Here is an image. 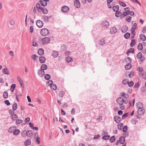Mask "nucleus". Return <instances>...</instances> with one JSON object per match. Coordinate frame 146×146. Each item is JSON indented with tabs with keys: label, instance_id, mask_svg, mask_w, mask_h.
Listing matches in <instances>:
<instances>
[{
	"label": "nucleus",
	"instance_id": "obj_1",
	"mask_svg": "<svg viewBox=\"0 0 146 146\" xmlns=\"http://www.w3.org/2000/svg\"><path fill=\"white\" fill-rule=\"evenodd\" d=\"M116 101L119 105L120 109L122 110L124 109L125 108L124 104H127V102L126 100H124L121 97L118 98L117 99Z\"/></svg>",
	"mask_w": 146,
	"mask_h": 146
},
{
	"label": "nucleus",
	"instance_id": "obj_2",
	"mask_svg": "<svg viewBox=\"0 0 146 146\" xmlns=\"http://www.w3.org/2000/svg\"><path fill=\"white\" fill-rule=\"evenodd\" d=\"M49 32L47 29L44 28L42 29L40 31V34L43 36H46L49 35Z\"/></svg>",
	"mask_w": 146,
	"mask_h": 146
},
{
	"label": "nucleus",
	"instance_id": "obj_3",
	"mask_svg": "<svg viewBox=\"0 0 146 146\" xmlns=\"http://www.w3.org/2000/svg\"><path fill=\"white\" fill-rule=\"evenodd\" d=\"M123 84L124 85L128 84L129 86L131 87L134 84V83L133 81H130L129 82L128 79H124L122 81Z\"/></svg>",
	"mask_w": 146,
	"mask_h": 146
},
{
	"label": "nucleus",
	"instance_id": "obj_4",
	"mask_svg": "<svg viewBox=\"0 0 146 146\" xmlns=\"http://www.w3.org/2000/svg\"><path fill=\"white\" fill-rule=\"evenodd\" d=\"M50 41V39L48 37H46L43 38L42 40V42L44 44L48 43Z\"/></svg>",
	"mask_w": 146,
	"mask_h": 146
},
{
	"label": "nucleus",
	"instance_id": "obj_5",
	"mask_svg": "<svg viewBox=\"0 0 146 146\" xmlns=\"http://www.w3.org/2000/svg\"><path fill=\"white\" fill-rule=\"evenodd\" d=\"M36 23L37 26L39 28H41L43 25L42 21L40 20H37L36 21Z\"/></svg>",
	"mask_w": 146,
	"mask_h": 146
},
{
	"label": "nucleus",
	"instance_id": "obj_6",
	"mask_svg": "<svg viewBox=\"0 0 146 146\" xmlns=\"http://www.w3.org/2000/svg\"><path fill=\"white\" fill-rule=\"evenodd\" d=\"M69 8L67 6H64L62 7L61 8L62 11L64 13L68 12L69 10Z\"/></svg>",
	"mask_w": 146,
	"mask_h": 146
},
{
	"label": "nucleus",
	"instance_id": "obj_7",
	"mask_svg": "<svg viewBox=\"0 0 146 146\" xmlns=\"http://www.w3.org/2000/svg\"><path fill=\"white\" fill-rule=\"evenodd\" d=\"M102 26L104 28H108L109 26V22L106 21H104L102 23Z\"/></svg>",
	"mask_w": 146,
	"mask_h": 146
},
{
	"label": "nucleus",
	"instance_id": "obj_8",
	"mask_svg": "<svg viewBox=\"0 0 146 146\" xmlns=\"http://www.w3.org/2000/svg\"><path fill=\"white\" fill-rule=\"evenodd\" d=\"M137 58L140 60L141 61H143L144 58L142 57V55L141 52H139L136 55Z\"/></svg>",
	"mask_w": 146,
	"mask_h": 146
},
{
	"label": "nucleus",
	"instance_id": "obj_9",
	"mask_svg": "<svg viewBox=\"0 0 146 146\" xmlns=\"http://www.w3.org/2000/svg\"><path fill=\"white\" fill-rule=\"evenodd\" d=\"M74 5L77 8H79L80 7V4L78 0H75L74 1Z\"/></svg>",
	"mask_w": 146,
	"mask_h": 146
},
{
	"label": "nucleus",
	"instance_id": "obj_10",
	"mask_svg": "<svg viewBox=\"0 0 146 146\" xmlns=\"http://www.w3.org/2000/svg\"><path fill=\"white\" fill-rule=\"evenodd\" d=\"M38 74L40 76H43L45 74V72L43 70L40 69L38 71Z\"/></svg>",
	"mask_w": 146,
	"mask_h": 146
},
{
	"label": "nucleus",
	"instance_id": "obj_11",
	"mask_svg": "<svg viewBox=\"0 0 146 146\" xmlns=\"http://www.w3.org/2000/svg\"><path fill=\"white\" fill-rule=\"evenodd\" d=\"M145 112V110L142 108L139 109L138 110V113L139 115H143Z\"/></svg>",
	"mask_w": 146,
	"mask_h": 146
},
{
	"label": "nucleus",
	"instance_id": "obj_12",
	"mask_svg": "<svg viewBox=\"0 0 146 146\" xmlns=\"http://www.w3.org/2000/svg\"><path fill=\"white\" fill-rule=\"evenodd\" d=\"M26 135L29 137H30L32 136L33 133L31 131H28L26 132Z\"/></svg>",
	"mask_w": 146,
	"mask_h": 146
},
{
	"label": "nucleus",
	"instance_id": "obj_13",
	"mask_svg": "<svg viewBox=\"0 0 146 146\" xmlns=\"http://www.w3.org/2000/svg\"><path fill=\"white\" fill-rule=\"evenodd\" d=\"M140 39L143 41H145L146 40V37L143 34H141L139 35Z\"/></svg>",
	"mask_w": 146,
	"mask_h": 146
},
{
	"label": "nucleus",
	"instance_id": "obj_14",
	"mask_svg": "<svg viewBox=\"0 0 146 146\" xmlns=\"http://www.w3.org/2000/svg\"><path fill=\"white\" fill-rule=\"evenodd\" d=\"M125 139L124 137L121 136L119 138V142L121 144H123L125 142Z\"/></svg>",
	"mask_w": 146,
	"mask_h": 146
},
{
	"label": "nucleus",
	"instance_id": "obj_15",
	"mask_svg": "<svg viewBox=\"0 0 146 146\" xmlns=\"http://www.w3.org/2000/svg\"><path fill=\"white\" fill-rule=\"evenodd\" d=\"M117 31V30L115 27H112L111 29L110 32L111 33L114 34L116 33Z\"/></svg>",
	"mask_w": 146,
	"mask_h": 146
},
{
	"label": "nucleus",
	"instance_id": "obj_16",
	"mask_svg": "<svg viewBox=\"0 0 146 146\" xmlns=\"http://www.w3.org/2000/svg\"><path fill=\"white\" fill-rule=\"evenodd\" d=\"M39 59L40 62L42 63L44 62L46 60V58L44 56H40Z\"/></svg>",
	"mask_w": 146,
	"mask_h": 146
},
{
	"label": "nucleus",
	"instance_id": "obj_17",
	"mask_svg": "<svg viewBox=\"0 0 146 146\" xmlns=\"http://www.w3.org/2000/svg\"><path fill=\"white\" fill-rule=\"evenodd\" d=\"M16 128L15 127L13 126L9 128L8 131L10 133H13L15 129H16Z\"/></svg>",
	"mask_w": 146,
	"mask_h": 146
},
{
	"label": "nucleus",
	"instance_id": "obj_18",
	"mask_svg": "<svg viewBox=\"0 0 146 146\" xmlns=\"http://www.w3.org/2000/svg\"><path fill=\"white\" fill-rule=\"evenodd\" d=\"M128 29V27L127 26L125 25L123 26L122 28L121 31L123 33L126 32Z\"/></svg>",
	"mask_w": 146,
	"mask_h": 146
},
{
	"label": "nucleus",
	"instance_id": "obj_19",
	"mask_svg": "<svg viewBox=\"0 0 146 146\" xmlns=\"http://www.w3.org/2000/svg\"><path fill=\"white\" fill-rule=\"evenodd\" d=\"M40 3L42 6H46L47 4V1L44 0H40Z\"/></svg>",
	"mask_w": 146,
	"mask_h": 146
},
{
	"label": "nucleus",
	"instance_id": "obj_20",
	"mask_svg": "<svg viewBox=\"0 0 146 146\" xmlns=\"http://www.w3.org/2000/svg\"><path fill=\"white\" fill-rule=\"evenodd\" d=\"M3 72L5 74L9 75V72L7 68H5L3 70Z\"/></svg>",
	"mask_w": 146,
	"mask_h": 146
},
{
	"label": "nucleus",
	"instance_id": "obj_21",
	"mask_svg": "<svg viewBox=\"0 0 146 146\" xmlns=\"http://www.w3.org/2000/svg\"><path fill=\"white\" fill-rule=\"evenodd\" d=\"M121 96L125 99H127L129 97V96L127 94L124 93H121Z\"/></svg>",
	"mask_w": 146,
	"mask_h": 146
},
{
	"label": "nucleus",
	"instance_id": "obj_22",
	"mask_svg": "<svg viewBox=\"0 0 146 146\" xmlns=\"http://www.w3.org/2000/svg\"><path fill=\"white\" fill-rule=\"evenodd\" d=\"M44 50L42 48H40L38 50V53L39 55H42L44 53Z\"/></svg>",
	"mask_w": 146,
	"mask_h": 146
},
{
	"label": "nucleus",
	"instance_id": "obj_23",
	"mask_svg": "<svg viewBox=\"0 0 146 146\" xmlns=\"http://www.w3.org/2000/svg\"><path fill=\"white\" fill-rule=\"evenodd\" d=\"M106 43L105 40L103 38L101 39L99 42V44L100 45H103L104 44Z\"/></svg>",
	"mask_w": 146,
	"mask_h": 146
},
{
	"label": "nucleus",
	"instance_id": "obj_24",
	"mask_svg": "<svg viewBox=\"0 0 146 146\" xmlns=\"http://www.w3.org/2000/svg\"><path fill=\"white\" fill-rule=\"evenodd\" d=\"M114 120L115 122L117 123H119L120 121V118L118 116H115L114 117Z\"/></svg>",
	"mask_w": 146,
	"mask_h": 146
},
{
	"label": "nucleus",
	"instance_id": "obj_25",
	"mask_svg": "<svg viewBox=\"0 0 146 146\" xmlns=\"http://www.w3.org/2000/svg\"><path fill=\"white\" fill-rule=\"evenodd\" d=\"M58 53L57 52L55 51H53L52 55L54 57H56L58 56Z\"/></svg>",
	"mask_w": 146,
	"mask_h": 146
},
{
	"label": "nucleus",
	"instance_id": "obj_26",
	"mask_svg": "<svg viewBox=\"0 0 146 146\" xmlns=\"http://www.w3.org/2000/svg\"><path fill=\"white\" fill-rule=\"evenodd\" d=\"M47 68V66L45 64H42L40 67L41 69L44 70L46 69Z\"/></svg>",
	"mask_w": 146,
	"mask_h": 146
},
{
	"label": "nucleus",
	"instance_id": "obj_27",
	"mask_svg": "<svg viewBox=\"0 0 146 146\" xmlns=\"http://www.w3.org/2000/svg\"><path fill=\"white\" fill-rule=\"evenodd\" d=\"M115 16L117 17L121 16L122 17V13L120 11L117 12L115 14Z\"/></svg>",
	"mask_w": 146,
	"mask_h": 146
},
{
	"label": "nucleus",
	"instance_id": "obj_28",
	"mask_svg": "<svg viewBox=\"0 0 146 146\" xmlns=\"http://www.w3.org/2000/svg\"><path fill=\"white\" fill-rule=\"evenodd\" d=\"M50 87L51 89L53 90H55L57 88L55 84H51L50 85Z\"/></svg>",
	"mask_w": 146,
	"mask_h": 146
},
{
	"label": "nucleus",
	"instance_id": "obj_29",
	"mask_svg": "<svg viewBox=\"0 0 146 146\" xmlns=\"http://www.w3.org/2000/svg\"><path fill=\"white\" fill-rule=\"evenodd\" d=\"M135 43L136 41L134 39H133L132 40L130 45L131 47L135 45Z\"/></svg>",
	"mask_w": 146,
	"mask_h": 146
},
{
	"label": "nucleus",
	"instance_id": "obj_30",
	"mask_svg": "<svg viewBox=\"0 0 146 146\" xmlns=\"http://www.w3.org/2000/svg\"><path fill=\"white\" fill-rule=\"evenodd\" d=\"M119 8V6L118 5H116L113 6V11L115 12L117 11Z\"/></svg>",
	"mask_w": 146,
	"mask_h": 146
},
{
	"label": "nucleus",
	"instance_id": "obj_31",
	"mask_svg": "<svg viewBox=\"0 0 146 146\" xmlns=\"http://www.w3.org/2000/svg\"><path fill=\"white\" fill-rule=\"evenodd\" d=\"M131 67V65L129 63H128V64L125 65V68L126 70L129 69Z\"/></svg>",
	"mask_w": 146,
	"mask_h": 146
},
{
	"label": "nucleus",
	"instance_id": "obj_32",
	"mask_svg": "<svg viewBox=\"0 0 146 146\" xmlns=\"http://www.w3.org/2000/svg\"><path fill=\"white\" fill-rule=\"evenodd\" d=\"M137 106L139 109L142 108L143 107V104L140 102H138L137 104Z\"/></svg>",
	"mask_w": 146,
	"mask_h": 146
},
{
	"label": "nucleus",
	"instance_id": "obj_33",
	"mask_svg": "<svg viewBox=\"0 0 146 146\" xmlns=\"http://www.w3.org/2000/svg\"><path fill=\"white\" fill-rule=\"evenodd\" d=\"M66 60L67 62L69 63L72 62V59L71 57L68 56L66 58Z\"/></svg>",
	"mask_w": 146,
	"mask_h": 146
},
{
	"label": "nucleus",
	"instance_id": "obj_34",
	"mask_svg": "<svg viewBox=\"0 0 146 146\" xmlns=\"http://www.w3.org/2000/svg\"><path fill=\"white\" fill-rule=\"evenodd\" d=\"M143 48V45L142 43H139L137 46V49L139 50H141Z\"/></svg>",
	"mask_w": 146,
	"mask_h": 146
},
{
	"label": "nucleus",
	"instance_id": "obj_35",
	"mask_svg": "<svg viewBox=\"0 0 146 146\" xmlns=\"http://www.w3.org/2000/svg\"><path fill=\"white\" fill-rule=\"evenodd\" d=\"M17 103H15L12 106V109L13 111L16 110L17 108Z\"/></svg>",
	"mask_w": 146,
	"mask_h": 146
},
{
	"label": "nucleus",
	"instance_id": "obj_36",
	"mask_svg": "<svg viewBox=\"0 0 146 146\" xmlns=\"http://www.w3.org/2000/svg\"><path fill=\"white\" fill-rule=\"evenodd\" d=\"M18 118V116L16 114H14L11 116V119L13 120H16Z\"/></svg>",
	"mask_w": 146,
	"mask_h": 146
},
{
	"label": "nucleus",
	"instance_id": "obj_37",
	"mask_svg": "<svg viewBox=\"0 0 146 146\" xmlns=\"http://www.w3.org/2000/svg\"><path fill=\"white\" fill-rule=\"evenodd\" d=\"M123 124L122 123H119L117 125L118 128L120 130H121L123 127Z\"/></svg>",
	"mask_w": 146,
	"mask_h": 146
},
{
	"label": "nucleus",
	"instance_id": "obj_38",
	"mask_svg": "<svg viewBox=\"0 0 146 146\" xmlns=\"http://www.w3.org/2000/svg\"><path fill=\"white\" fill-rule=\"evenodd\" d=\"M130 36V34L129 33H126L124 35V37L126 39H128Z\"/></svg>",
	"mask_w": 146,
	"mask_h": 146
},
{
	"label": "nucleus",
	"instance_id": "obj_39",
	"mask_svg": "<svg viewBox=\"0 0 146 146\" xmlns=\"http://www.w3.org/2000/svg\"><path fill=\"white\" fill-rule=\"evenodd\" d=\"M15 86L16 85L15 84H13L11 85L10 88V90L12 92H13L15 88Z\"/></svg>",
	"mask_w": 146,
	"mask_h": 146
},
{
	"label": "nucleus",
	"instance_id": "obj_40",
	"mask_svg": "<svg viewBox=\"0 0 146 146\" xmlns=\"http://www.w3.org/2000/svg\"><path fill=\"white\" fill-rule=\"evenodd\" d=\"M20 133V130L18 129H15V130L14 131L13 133V134L15 135H17L18 134Z\"/></svg>",
	"mask_w": 146,
	"mask_h": 146
},
{
	"label": "nucleus",
	"instance_id": "obj_41",
	"mask_svg": "<svg viewBox=\"0 0 146 146\" xmlns=\"http://www.w3.org/2000/svg\"><path fill=\"white\" fill-rule=\"evenodd\" d=\"M3 97L4 98H7L8 96V93L7 91L5 92L3 94Z\"/></svg>",
	"mask_w": 146,
	"mask_h": 146
},
{
	"label": "nucleus",
	"instance_id": "obj_42",
	"mask_svg": "<svg viewBox=\"0 0 146 146\" xmlns=\"http://www.w3.org/2000/svg\"><path fill=\"white\" fill-rule=\"evenodd\" d=\"M44 78L46 80H49L50 78V76L49 74H46L44 76Z\"/></svg>",
	"mask_w": 146,
	"mask_h": 146
},
{
	"label": "nucleus",
	"instance_id": "obj_43",
	"mask_svg": "<svg viewBox=\"0 0 146 146\" xmlns=\"http://www.w3.org/2000/svg\"><path fill=\"white\" fill-rule=\"evenodd\" d=\"M64 94V92L63 91H60L59 94V96L60 97H62Z\"/></svg>",
	"mask_w": 146,
	"mask_h": 146
},
{
	"label": "nucleus",
	"instance_id": "obj_44",
	"mask_svg": "<svg viewBox=\"0 0 146 146\" xmlns=\"http://www.w3.org/2000/svg\"><path fill=\"white\" fill-rule=\"evenodd\" d=\"M110 142L113 143L115 141V139L114 136H112L110 139Z\"/></svg>",
	"mask_w": 146,
	"mask_h": 146
},
{
	"label": "nucleus",
	"instance_id": "obj_45",
	"mask_svg": "<svg viewBox=\"0 0 146 146\" xmlns=\"http://www.w3.org/2000/svg\"><path fill=\"white\" fill-rule=\"evenodd\" d=\"M31 142L30 139H28L26 141L25 144V145H30L31 144Z\"/></svg>",
	"mask_w": 146,
	"mask_h": 146
},
{
	"label": "nucleus",
	"instance_id": "obj_46",
	"mask_svg": "<svg viewBox=\"0 0 146 146\" xmlns=\"http://www.w3.org/2000/svg\"><path fill=\"white\" fill-rule=\"evenodd\" d=\"M130 1L134 3H137L140 6H141V4L137 0H130Z\"/></svg>",
	"mask_w": 146,
	"mask_h": 146
},
{
	"label": "nucleus",
	"instance_id": "obj_47",
	"mask_svg": "<svg viewBox=\"0 0 146 146\" xmlns=\"http://www.w3.org/2000/svg\"><path fill=\"white\" fill-rule=\"evenodd\" d=\"M23 121L21 119H18L16 120V123L17 124H19L22 123Z\"/></svg>",
	"mask_w": 146,
	"mask_h": 146
},
{
	"label": "nucleus",
	"instance_id": "obj_48",
	"mask_svg": "<svg viewBox=\"0 0 146 146\" xmlns=\"http://www.w3.org/2000/svg\"><path fill=\"white\" fill-rule=\"evenodd\" d=\"M32 58L34 60H36L38 59V56L35 54H33L32 56Z\"/></svg>",
	"mask_w": 146,
	"mask_h": 146
},
{
	"label": "nucleus",
	"instance_id": "obj_49",
	"mask_svg": "<svg viewBox=\"0 0 146 146\" xmlns=\"http://www.w3.org/2000/svg\"><path fill=\"white\" fill-rule=\"evenodd\" d=\"M110 136L109 135H105L102 137V139L104 140H107L110 138Z\"/></svg>",
	"mask_w": 146,
	"mask_h": 146
},
{
	"label": "nucleus",
	"instance_id": "obj_50",
	"mask_svg": "<svg viewBox=\"0 0 146 146\" xmlns=\"http://www.w3.org/2000/svg\"><path fill=\"white\" fill-rule=\"evenodd\" d=\"M134 49L133 48H131L130 49L128 50V51L127 52V54H128V53L131 52L133 53L134 52Z\"/></svg>",
	"mask_w": 146,
	"mask_h": 146
},
{
	"label": "nucleus",
	"instance_id": "obj_51",
	"mask_svg": "<svg viewBox=\"0 0 146 146\" xmlns=\"http://www.w3.org/2000/svg\"><path fill=\"white\" fill-rule=\"evenodd\" d=\"M135 101V99H133L132 101L131 100L129 101V103L131 106H132V105L133 106L134 105Z\"/></svg>",
	"mask_w": 146,
	"mask_h": 146
},
{
	"label": "nucleus",
	"instance_id": "obj_52",
	"mask_svg": "<svg viewBox=\"0 0 146 146\" xmlns=\"http://www.w3.org/2000/svg\"><path fill=\"white\" fill-rule=\"evenodd\" d=\"M119 4L123 7H125L126 6V4L122 1H119Z\"/></svg>",
	"mask_w": 146,
	"mask_h": 146
},
{
	"label": "nucleus",
	"instance_id": "obj_53",
	"mask_svg": "<svg viewBox=\"0 0 146 146\" xmlns=\"http://www.w3.org/2000/svg\"><path fill=\"white\" fill-rule=\"evenodd\" d=\"M131 17L130 16L127 17L126 19V20L128 22H130L131 21Z\"/></svg>",
	"mask_w": 146,
	"mask_h": 146
},
{
	"label": "nucleus",
	"instance_id": "obj_54",
	"mask_svg": "<svg viewBox=\"0 0 146 146\" xmlns=\"http://www.w3.org/2000/svg\"><path fill=\"white\" fill-rule=\"evenodd\" d=\"M42 12L44 14H47L48 12L47 10L45 8H43Z\"/></svg>",
	"mask_w": 146,
	"mask_h": 146
},
{
	"label": "nucleus",
	"instance_id": "obj_55",
	"mask_svg": "<svg viewBox=\"0 0 146 146\" xmlns=\"http://www.w3.org/2000/svg\"><path fill=\"white\" fill-rule=\"evenodd\" d=\"M128 116V113H125L122 116V119H123L126 117Z\"/></svg>",
	"mask_w": 146,
	"mask_h": 146
},
{
	"label": "nucleus",
	"instance_id": "obj_56",
	"mask_svg": "<svg viewBox=\"0 0 146 146\" xmlns=\"http://www.w3.org/2000/svg\"><path fill=\"white\" fill-rule=\"evenodd\" d=\"M32 45L34 46H37L38 45V43L35 41H34L32 42Z\"/></svg>",
	"mask_w": 146,
	"mask_h": 146
},
{
	"label": "nucleus",
	"instance_id": "obj_57",
	"mask_svg": "<svg viewBox=\"0 0 146 146\" xmlns=\"http://www.w3.org/2000/svg\"><path fill=\"white\" fill-rule=\"evenodd\" d=\"M126 61H127V62H128V63L130 64L131 62V58L129 57H128L127 60H126Z\"/></svg>",
	"mask_w": 146,
	"mask_h": 146
},
{
	"label": "nucleus",
	"instance_id": "obj_58",
	"mask_svg": "<svg viewBox=\"0 0 146 146\" xmlns=\"http://www.w3.org/2000/svg\"><path fill=\"white\" fill-rule=\"evenodd\" d=\"M127 130V126H125L124 127L123 129V132H125Z\"/></svg>",
	"mask_w": 146,
	"mask_h": 146
},
{
	"label": "nucleus",
	"instance_id": "obj_59",
	"mask_svg": "<svg viewBox=\"0 0 146 146\" xmlns=\"http://www.w3.org/2000/svg\"><path fill=\"white\" fill-rule=\"evenodd\" d=\"M43 9V8L40 7L37 10L38 12L41 13L42 12Z\"/></svg>",
	"mask_w": 146,
	"mask_h": 146
},
{
	"label": "nucleus",
	"instance_id": "obj_60",
	"mask_svg": "<svg viewBox=\"0 0 146 146\" xmlns=\"http://www.w3.org/2000/svg\"><path fill=\"white\" fill-rule=\"evenodd\" d=\"M127 15H128V14L127 12H124L122 14V17H123Z\"/></svg>",
	"mask_w": 146,
	"mask_h": 146
},
{
	"label": "nucleus",
	"instance_id": "obj_61",
	"mask_svg": "<svg viewBox=\"0 0 146 146\" xmlns=\"http://www.w3.org/2000/svg\"><path fill=\"white\" fill-rule=\"evenodd\" d=\"M26 131H23V132L21 133V135L23 137H25L26 136Z\"/></svg>",
	"mask_w": 146,
	"mask_h": 146
},
{
	"label": "nucleus",
	"instance_id": "obj_62",
	"mask_svg": "<svg viewBox=\"0 0 146 146\" xmlns=\"http://www.w3.org/2000/svg\"><path fill=\"white\" fill-rule=\"evenodd\" d=\"M9 113L12 116L14 114V112L12 110H9Z\"/></svg>",
	"mask_w": 146,
	"mask_h": 146
},
{
	"label": "nucleus",
	"instance_id": "obj_63",
	"mask_svg": "<svg viewBox=\"0 0 146 146\" xmlns=\"http://www.w3.org/2000/svg\"><path fill=\"white\" fill-rule=\"evenodd\" d=\"M5 104L7 105V106H9L10 105V103L9 102V100H6L5 101Z\"/></svg>",
	"mask_w": 146,
	"mask_h": 146
},
{
	"label": "nucleus",
	"instance_id": "obj_64",
	"mask_svg": "<svg viewBox=\"0 0 146 146\" xmlns=\"http://www.w3.org/2000/svg\"><path fill=\"white\" fill-rule=\"evenodd\" d=\"M134 75L133 72H131L129 74V76L130 78L132 77Z\"/></svg>",
	"mask_w": 146,
	"mask_h": 146
}]
</instances>
